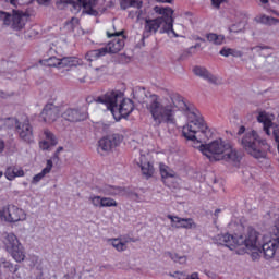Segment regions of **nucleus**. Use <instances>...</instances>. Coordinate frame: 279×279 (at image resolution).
I'll use <instances>...</instances> for the list:
<instances>
[{
  "label": "nucleus",
  "mask_w": 279,
  "mask_h": 279,
  "mask_svg": "<svg viewBox=\"0 0 279 279\" xmlns=\"http://www.w3.org/2000/svg\"><path fill=\"white\" fill-rule=\"evenodd\" d=\"M146 109L155 125H162V123L175 125V114L181 110L187 117V125L183 126L182 134L187 141L193 142L195 149H198L211 162L219 160L232 162V165L241 162V154L232 147L230 142L218 138L209 144H202L213 138V132L208 129L199 111L193 105L186 102L180 94L172 93L162 98L153 94L146 100Z\"/></svg>",
  "instance_id": "obj_1"
},
{
  "label": "nucleus",
  "mask_w": 279,
  "mask_h": 279,
  "mask_svg": "<svg viewBox=\"0 0 279 279\" xmlns=\"http://www.w3.org/2000/svg\"><path fill=\"white\" fill-rule=\"evenodd\" d=\"M153 12L156 15V19L146 20L144 36L149 37L151 34H156L158 29H161V32L166 33L168 36L178 38V34L173 29V9L156 5L153 8Z\"/></svg>",
  "instance_id": "obj_2"
},
{
  "label": "nucleus",
  "mask_w": 279,
  "mask_h": 279,
  "mask_svg": "<svg viewBox=\"0 0 279 279\" xmlns=\"http://www.w3.org/2000/svg\"><path fill=\"white\" fill-rule=\"evenodd\" d=\"M213 242L216 245H225L229 250L245 247L246 250L253 251L260 247V233L254 228L248 227L244 235L218 234L213 238Z\"/></svg>",
  "instance_id": "obj_3"
},
{
  "label": "nucleus",
  "mask_w": 279,
  "mask_h": 279,
  "mask_svg": "<svg viewBox=\"0 0 279 279\" xmlns=\"http://www.w3.org/2000/svg\"><path fill=\"white\" fill-rule=\"evenodd\" d=\"M96 101L105 104L114 119L130 117V113L134 110V102L123 98V93L121 92H107L105 95L97 97Z\"/></svg>",
  "instance_id": "obj_4"
},
{
  "label": "nucleus",
  "mask_w": 279,
  "mask_h": 279,
  "mask_svg": "<svg viewBox=\"0 0 279 279\" xmlns=\"http://www.w3.org/2000/svg\"><path fill=\"white\" fill-rule=\"evenodd\" d=\"M240 143L243 149L253 158H263V149H269L267 141L260 138L255 130L246 132Z\"/></svg>",
  "instance_id": "obj_5"
},
{
  "label": "nucleus",
  "mask_w": 279,
  "mask_h": 279,
  "mask_svg": "<svg viewBox=\"0 0 279 279\" xmlns=\"http://www.w3.org/2000/svg\"><path fill=\"white\" fill-rule=\"evenodd\" d=\"M0 21L5 27H11L14 32H21L29 21V13L21 10L12 12L0 11Z\"/></svg>",
  "instance_id": "obj_6"
},
{
  "label": "nucleus",
  "mask_w": 279,
  "mask_h": 279,
  "mask_svg": "<svg viewBox=\"0 0 279 279\" xmlns=\"http://www.w3.org/2000/svg\"><path fill=\"white\" fill-rule=\"evenodd\" d=\"M277 219L271 232L263 236L262 250L266 260L274 258L276 251L279 250V216Z\"/></svg>",
  "instance_id": "obj_7"
},
{
  "label": "nucleus",
  "mask_w": 279,
  "mask_h": 279,
  "mask_svg": "<svg viewBox=\"0 0 279 279\" xmlns=\"http://www.w3.org/2000/svg\"><path fill=\"white\" fill-rule=\"evenodd\" d=\"M12 126H15V132L23 143L32 145L34 143V128L29 123V119L20 122L16 118L9 119Z\"/></svg>",
  "instance_id": "obj_8"
},
{
  "label": "nucleus",
  "mask_w": 279,
  "mask_h": 279,
  "mask_svg": "<svg viewBox=\"0 0 279 279\" xmlns=\"http://www.w3.org/2000/svg\"><path fill=\"white\" fill-rule=\"evenodd\" d=\"M4 245L7 252L11 254L12 258H14L16 263H23V260H25V248H23V245L14 233H9L5 236Z\"/></svg>",
  "instance_id": "obj_9"
},
{
  "label": "nucleus",
  "mask_w": 279,
  "mask_h": 279,
  "mask_svg": "<svg viewBox=\"0 0 279 279\" xmlns=\"http://www.w3.org/2000/svg\"><path fill=\"white\" fill-rule=\"evenodd\" d=\"M63 3L72 5V12L78 14L83 8V14H88L89 16H97L99 14L97 8V0H62Z\"/></svg>",
  "instance_id": "obj_10"
},
{
  "label": "nucleus",
  "mask_w": 279,
  "mask_h": 279,
  "mask_svg": "<svg viewBox=\"0 0 279 279\" xmlns=\"http://www.w3.org/2000/svg\"><path fill=\"white\" fill-rule=\"evenodd\" d=\"M62 119L70 123H80L88 119V109L86 107H72L64 110L61 114Z\"/></svg>",
  "instance_id": "obj_11"
},
{
  "label": "nucleus",
  "mask_w": 279,
  "mask_h": 279,
  "mask_svg": "<svg viewBox=\"0 0 279 279\" xmlns=\"http://www.w3.org/2000/svg\"><path fill=\"white\" fill-rule=\"evenodd\" d=\"M108 38H113L108 43L107 47L102 49H107V53H119L125 47V35H123V31L110 33L107 32Z\"/></svg>",
  "instance_id": "obj_12"
},
{
  "label": "nucleus",
  "mask_w": 279,
  "mask_h": 279,
  "mask_svg": "<svg viewBox=\"0 0 279 279\" xmlns=\"http://www.w3.org/2000/svg\"><path fill=\"white\" fill-rule=\"evenodd\" d=\"M121 141H123V136L119 134H112L102 137L98 142V151H105L106 154H108V151H112L114 147H119V145H121Z\"/></svg>",
  "instance_id": "obj_13"
},
{
  "label": "nucleus",
  "mask_w": 279,
  "mask_h": 279,
  "mask_svg": "<svg viewBox=\"0 0 279 279\" xmlns=\"http://www.w3.org/2000/svg\"><path fill=\"white\" fill-rule=\"evenodd\" d=\"M27 219V215L16 205H9L4 209V221L9 223H16L19 221H25Z\"/></svg>",
  "instance_id": "obj_14"
},
{
  "label": "nucleus",
  "mask_w": 279,
  "mask_h": 279,
  "mask_svg": "<svg viewBox=\"0 0 279 279\" xmlns=\"http://www.w3.org/2000/svg\"><path fill=\"white\" fill-rule=\"evenodd\" d=\"M40 117L45 123H54L60 117V108L53 104H48L44 107Z\"/></svg>",
  "instance_id": "obj_15"
},
{
  "label": "nucleus",
  "mask_w": 279,
  "mask_h": 279,
  "mask_svg": "<svg viewBox=\"0 0 279 279\" xmlns=\"http://www.w3.org/2000/svg\"><path fill=\"white\" fill-rule=\"evenodd\" d=\"M45 141L40 142L39 147L44 151H47L50 147H56L58 145V138H56V135L51 133L49 130H44Z\"/></svg>",
  "instance_id": "obj_16"
},
{
  "label": "nucleus",
  "mask_w": 279,
  "mask_h": 279,
  "mask_svg": "<svg viewBox=\"0 0 279 279\" xmlns=\"http://www.w3.org/2000/svg\"><path fill=\"white\" fill-rule=\"evenodd\" d=\"M159 171H160L161 178L163 180V183L167 186H171L169 184V182H173V180H175V178H178V173H175V171H173L171 168H169L166 165H160Z\"/></svg>",
  "instance_id": "obj_17"
},
{
  "label": "nucleus",
  "mask_w": 279,
  "mask_h": 279,
  "mask_svg": "<svg viewBox=\"0 0 279 279\" xmlns=\"http://www.w3.org/2000/svg\"><path fill=\"white\" fill-rule=\"evenodd\" d=\"M194 74L198 77H202L203 80H206L209 84H217V78L215 75H213L206 68L202 66H195L193 69Z\"/></svg>",
  "instance_id": "obj_18"
},
{
  "label": "nucleus",
  "mask_w": 279,
  "mask_h": 279,
  "mask_svg": "<svg viewBox=\"0 0 279 279\" xmlns=\"http://www.w3.org/2000/svg\"><path fill=\"white\" fill-rule=\"evenodd\" d=\"M106 53H108V48L90 50L85 54V60H87V62H95V60H99V58H102Z\"/></svg>",
  "instance_id": "obj_19"
},
{
  "label": "nucleus",
  "mask_w": 279,
  "mask_h": 279,
  "mask_svg": "<svg viewBox=\"0 0 279 279\" xmlns=\"http://www.w3.org/2000/svg\"><path fill=\"white\" fill-rule=\"evenodd\" d=\"M4 175L7 180H14V178H23V175H25V172L21 168L11 166L7 168Z\"/></svg>",
  "instance_id": "obj_20"
},
{
  "label": "nucleus",
  "mask_w": 279,
  "mask_h": 279,
  "mask_svg": "<svg viewBox=\"0 0 279 279\" xmlns=\"http://www.w3.org/2000/svg\"><path fill=\"white\" fill-rule=\"evenodd\" d=\"M51 169H53V161H51V159H49V160H47L46 168H44L41 170V172H39L38 174H36L33 178L32 184H37L38 182H40V180H43V178H45V175H47V173H51Z\"/></svg>",
  "instance_id": "obj_21"
},
{
  "label": "nucleus",
  "mask_w": 279,
  "mask_h": 279,
  "mask_svg": "<svg viewBox=\"0 0 279 279\" xmlns=\"http://www.w3.org/2000/svg\"><path fill=\"white\" fill-rule=\"evenodd\" d=\"M80 60L75 57H64L60 59V69H71L72 66H77Z\"/></svg>",
  "instance_id": "obj_22"
},
{
  "label": "nucleus",
  "mask_w": 279,
  "mask_h": 279,
  "mask_svg": "<svg viewBox=\"0 0 279 279\" xmlns=\"http://www.w3.org/2000/svg\"><path fill=\"white\" fill-rule=\"evenodd\" d=\"M101 191L105 195H123L125 193V190H123V187L112 185H104L101 187Z\"/></svg>",
  "instance_id": "obj_23"
},
{
  "label": "nucleus",
  "mask_w": 279,
  "mask_h": 279,
  "mask_svg": "<svg viewBox=\"0 0 279 279\" xmlns=\"http://www.w3.org/2000/svg\"><path fill=\"white\" fill-rule=\"evenodd\" d=\"M120 5L122 10H128V8H143V2L141 0H120Z\"/></svg>",
  "instance_id": "obj_24"
},
{
  "label": "nucleus",
  "mask_w": 279,
  "mask_h": 279,
  "mask_svg": "<svg viewBox=\"0 0 279 279\" xmlns=\"http://www.w3.org/2000/svg\"><path fill=\"white\" fill-rule=\"evenodd\" d=\"M140 167L143 175H146V178H151V175H154V166H151L150 162H143L142 160Z\"/></svg>",
  "instance_id": "obj_25"
},
{
  "label": "nucleus",
  "mask_w": 279,
  "mask_h": 279,
  "mask_svg": "<svg viewBox=\"0 0 279 279\" xmlns=\"http://www.w3.org/2000/svg\"><path fill=\"white\" fill-rule=\"evenodd\" d=\"M208 43H213V45H223L226 37L223 35H217L215 33L207 34Z\"/></svg>",
  "instance_id": "obj_26"
},
{
  "label": "nucleus",
  "mask_w": 279,
  "mask_h": 279,
  "mask_svg": "<svg viewBox=\"0 0 279 279\" xmlns=\"http://www.w3.org/2000/svg\"><path fill=\"white\" fill-rule=\"evenodd\" d=\"M247 23V17L245 15L242 16V20L238 22V24L231 25L229 28V32H234L238 34V32H241L242 29H245V24Z\"/></svg>",
  "instance_id": "obj_27"
},
{
  "label": "nucleus",
  "mask_w": 279,
  "mask_h": 279,
  "mask_svg": "<svg viewBox=\"0 0 279 279\" xmlns=\"http://www.w3.org/2000/svg\"><path fill=\"white\" fill-rule=\"evenodd\" d=\"M40 63L44 66H54L56 69H60V59L56 57H50L48 59H43Z\"/></svg>",
  "instance_id": "obj_28"
},
{
  "label": "nucleus",
  "mask_w": 279,
  "mask_h": 279,
  "mask_svg": "<svg viewBox=\"0 0 279 279\" xmlns=\"http://www.w3.org/2000/svg\"><path fill=\"white\" fill-rule=\"evenodd\" d=\"M111 245L117 250V252H125L128 250V244L125 242H122L121 239H112Z\"/></svg>",
  "instance_id": "obj_29"
},
{
  "label": "nucleus",
  "mask_w": 279,
  "mask_h": 279,
  "mask_svg": "<svg viewBox=\"0 0 279 279\" xmlns=\"http://www.w3.org/2000/svg\"><path fill=\"white\" fill-rule=\"evenodd\" d=\"M251 51H253L254 53H258L263 58H267V57L271 56V53L266 52V51H269L268 46H255V47L251 48Z\"/></svg>",
  "instance_id": "obj_30"
},
{
  "label": "nucleus",
  "mask_w": 279,
  "mask_h": 279,
  "mask_svg": "<svg viewBox=\"0 0 279 279\" xmlns=\"http://www.w3.org/2000/svg\"><path fill=\"white\" fill-rule=\"evenodd\" d=\"M173 263H179V265H186V256H180L178 253H166Z\"/></svg>",
  "instance_id": "obj_31"
},
{
  "label": "nucleus",
  "mask_w": 279,
  "mask_h": 279,
  "mask_svg": "<svg viewBox=\"0 0 279 279\" xmlns=\"http://www.w3.org/2000/svg\"><path fill=\"white\" fill-rule=\"evenodd\" d=\"M259 23H263V25H278L279 20L269 15H260Z\"/></svg>",
  "instance_id": "obj_32"
},
{
  "label": "nucleus",
  "mask_w": 279,
  "mask_h": 279,
  "mask_svg": "<svg viewBox=\"0 0 279 279\" xmlns=\"http://www.w3.org/2000/svg\"><path fill=\"white\" fill-rule=\"evenodd\" d=\"M167 217L170 219V221L172 223L171 225L172 228H177V229L182 228L183 222H184V218H181V217H178V216H171V215H168Z\"/></svg>",
  "instance_id": "obj_33"
},
{
  "label": "nucleus",
  "mask_w": 279,
  "mask_h": 279,
  "mask_svg": "<svg viewBox=\"0 0 279 279\" xmlns=\"http://www.w3.org/2000/svg\"><path fill=\"white\" fill-rule=\"evenodd\" d=\"M185 230H195L197 228V225L193 220V218H183V226Z\"/></svg>",
  "instance_id": "obj_34"
},
{
  "label": "nucleus",
  "mask_w": 279,
  "mask_h": 279,
  "mask_svg": "<svg viewBox=\"0 0 279 279\" xmlns=\"http://www.w3.org/2000/svg\"><path fill=\"white\" fill-rule=\"evenodd\" d=\"M117 206H119V204L113 198L102 197V208H112Z\"/></svg>",
  "instance_id": "obj_35"
},
{
  "label": "nucleus",
  "mask_w": 279,
  "mask_h": 279,
  "mask_svg": "<svg viewBox=\"0 0 279 279\" xmlns=\"http://www.w3.org/2000/svg\"><path fill=\"white\" fill-rule=\"evenodd\" d=\"M77 25H80V19H77V17H72L71 21L65 23V27L70 32H74V29H75V27H77Z\"/></svg>",
  "instance_id": "obj_36"
},
{
  "label": "nucleus",
  "mask_w": 279,
  "mask_h": 279,
  "mask_svg": "<svg viewBox=\"0 0 279 279\" xmlns=\"http://www.w3.org/2000/svg\"><path fill=\"white\" fill-rule=\"evenodd\" d=\"M0 267H3L4 269L10 270L12 274H16V271L19 270V268L14 267V265L12 263L5 262V260H2L0 263Z\"/></svg>",
  "instance_id": "obj_37"
},
{
  "label": "nucleus",
  "mask_w": 279,
  "mask_h": 279,
  "mask_svg": "<svg viewBox=\"0 0 279 279\" xmlns=\"http://www.w3.org/2000/svg\"><path fill=\"white\" fill-rule=\"evenodd\" d=\"M93 206L96 208H102V197L101 196H92L89 197Z\"/></svg>",
  "instance_id": "obj_38"
},
{
  "label": "nucleus",
  "mask_w": 279,
  "mask_h": 279,
  "mask_svg": "<svg viewBox=\"0 0 279 279\" xmlns=\"http://www.w3.org/2000/svg\"><path fill=\"white\" fill-rule=\"evenodd\" d=\"M34 0H9L11 5H29Z\"/></svg>",
  "instance_id": "obj_39"
},
{
  "label": "nucleus",
  "mask_w": 279,
  "mask_h": 279,
  "mask_svg": "<svg viewBox=\"0 0 279 279\" xmlns=\"http://www.w3.org/2000/svg\"><path fill=\"white\" fill-rule=\"evenodd\" d=\"M191 56H193V48H189L187 50H184L179 57V60H189Z\"/></svg>",
  "instance_id": "obj_40"
},
{
  "label": "nucleus",
  "mask_w": 279,
  "mask_h": 279,
  "mask_svg": "<svg viewBox=\"0 0 279 279\" xmlns=\"http://www.w3.org/2000/svg\"><path fill=\"white\" fill-rule=\"evenodd\" d=\"M86 76L87 74L85 70L76 72V78L78 80V82H81V84H84L86 82Z\"/></svg>",
  "instance_id": "obj_41"
},
{
  "label": "nucleus",
  "mask_w": 279,
  "mask_h": 279,
  "mask_svg": "<svg viewBox=\"0 0 279 279\" xmlns=\"http://www.w3.org/2000/svg\"><path fill=\"white\" fill-rule=\"evenodd\" d=\"M219 53L220 56H223V58H230L232 53V48L223 47Z\"/></svg>",
  "instance_id": "obj_42"
},
{
  "label": "nucleus",
  "mask_w": 279,
  "mask_h": 279,
  "mask_svg": "<svg viewBox=\"0 0 279 279\" xmlns=\"http://www.w3.org/2000/svg\"><path fill=\"white\" fill-rule=\"evenodd\" d=\"M231 56H233V58H243V52L231 48Z\"/></svg>",
  "instance_id": "obj_43"
},
{
  "label": "nucleus",
  "mask_w": 279,
  "mask_h": 279,
  "mask_svg": "<svg viewBox=\"0 0 279 279\" xmlns=\"http://www.w3.org/2000/svg\"><path fill=\"white\" fill-rule=\"evenodd\" d=\"M169 276H170L171 278L182 279V276H184V274L181 272V271H174V272H170Z\"/></svg>",
  "instance_id": "obj_44"
},
{
  "label": "nucleus",
  "mask_w": 279,
  "mask_h": 279,
  "mask_svg": "<svg viewBox=\"0 0 279 279\" xmlns=\"http://www.w3.org/2000/svg\"><path fill=\"white\" fill-rule=\"evenodd\" d=\"M221 3H223V0H211V5H214V8L219 9Z\"/></svg>",
  "instance_id": "obj_45"
},
{
  "label": "nucleus",
  "mask_w": 279,
  "mask_h": 279,
  "mask_svg": "<svg viewBox=\"0 0 279 279\" xmlns=\"http://www.w3.org/2000/svg\"><path fill=\"white\" fill-rule=\"evenodd\" d=\"M0 219L1 221H5V207L3 209H0Z\"/></svg>",
  "instance_id": "obj_46"
},
{
  "label": "nucleus",
  "mask_w": 279,
  "mask_h": 279,
  "mask_svg": "<svg viewBox=\"0 0 279 279\" xmlns=\"http://www.w3.org/2000/svg\"><path fill=\"white\" fill-rule=\"evenodd\" d=\"M242 134H245V126H240L239 131H238V136H241Z\"/></svg>",
  "instance_id": "obj_47"
},
{
  "label": "nucleus",
  "mask_w": 279,
  "mask_h": 279,
  "mask_svg": "<svg viewBox=\"0 0 279 279\" xmlns=\"http://www.w3.org/2000/svg\"><path fill=\"white\" fill-rule=\"evenodd\" d=\"M37 2H38L40 5H47V3H50L51 0H37Z\"/></svg>",
  "instance_id": "obj_48"
},
{
  "label": "nucleus",
  "mask_w": 279,
  "mask_h": 279,
  "mask_svg": "<svg viewBox=\"0 0 279 279\" xmlns=\"http://www.w3.org/2000/svg\"><path fill=\"white\" fill-rule=\"evenodd\" d=\"M3 149H5V142L0 140V154H2Z\"/></svg>",
  "instance_id": "obj_49"
},
{
  "label": "nucleus",
  "mask_w": 279,
  "mask_h": 279,
  "mask_svg": "<svg viewBox=\"0 0 279 279\" xmlns=\"http://www.w3.org/2000/svg\"><path fill=\"white\" fill-rule=\"evenodd\" d=\"M157 3H171L173 0H156Z\"/></svg>",
  "instance_id": "obj_50"
},
{
  "label": "nucleus",
  "mask_w": 279,
  "mask_h": 279,
  "mask_svg": "<svg viewBox=\"0 0 279 279\" xmlns=\"http://www.w3.org/2000/svg\"><path fill=\"white\" fill-rule=\"evenodd\" d=\"M64 278L74 279L75 278V272H72L71 275H65Z\"/></svg>",
  "instance_id": "obj_51"
},
{
  "label": "nucleus",
  "mask_w": 279,
  "mask_h": 279,
  "mask_svg": "<svg viewBox=\"0 0 279 279\" xmlns=\"http://www.w3.org/2000/svg\"><path fill=\"white\" fill-rule=\"evenodd\" d=\"M219 213H221V209H216L214 215H215V218L217 219L219 217Z\"/></svg>",
  "instance_id": "obj_52"
},
{
  "label": "nucleus",
  "mask_w": 279,
  "mask_h": 279,
  "mask_svg": "<svg viewBox=\"0 0 279 279\" xmlns=\"http://www.w3.org/2000/svg\"><path fill=\"white\" fill-rule=\"evenodd\" d=\"M199 47H202L201 44H195L194 46L190 47V49H197V48H199Z\"/></svg>",
  "instance_id": "obj_53"
},
{
  "label": "nucleus",
  "mask_w": 279,
  "mask_h": 279,
  "mask_svg": "<svg viewBox=\"0 0 279 279\" xmlns=\"http://www.w3.org/2000/svg\"><path fill=\"white\" fill-rule=\"evenodd\" d=\"M78 34H82V35H84V34H88V32L84 31L83 28H80V32H78Z\"/></svg>",
  "instance_id": "obj_54"
},
{
  "label": "nucleus",
  "mask_w": 279,
  "mask_h": 279,
  "mask_svg": "<svg viewBox=\"0 0 279 279\" xmlns=\"http://www.w3.org/2000/svg\"><path fill=\"white\" fill-rule=\"evenodd\" d=\"M252 257L253 258H258V252H253Z\"/></svg>",
  "instance_id": "obj_55"
},
{
  "label": "nucleus",
  "mask_w": 279,
  "mask_h": 279,
  "mask_svg": "<svg viewBox=\"0 0 279 279\" xmlns=\"http://www.w3.org/2000/svg\"><path fill=\"white\" fill-rule=\"evenodd\" d=\"M62 149H64L63 147H59L58 149H57V153L56 154H60V151H62Z\"/></svg>",
  "instance_id": "obj_56"
},
{
  "label": "nucleus",
  "mask_w": 279,
  "mask_h": 279,
  "mask_svg": "<svg viewBox=\"0 0 279 279\" xmlns=\"http://www.w3.org/2000/svg\"><path fill=\"white\" fill-rule=\"evenodd\" d=\"M260 1H262V3H264V4L269 3V0H260Z\"/></svg>",
  "instance_id": "obj_57"
},
{
  "label": "nucleus",
  "mask_w": 279,
  "mask_h": 279,
  "mask_svg": "<svg viewBox=\"0 0 279 279\" xmlns=\"http://www.w3.org/2000/svg\"><path fill=\"white\" fill-rule=\"evenodd\" d=\"M272 14H276L277 16H279V14L277 13V11L271 10Z\"/></svg>",
  "instance_id": "obj_58"
},
{
  "label": "nucleus",
  "mask_w": 279,
  "mask_h": 279,
  "mask_svg": "<svg viewBox=\"0 0 279 279\" xmlns=\"http://www.w3.org/2000/svg\"><path fill=\"white\" fill-rule=\"evenodd\" d=\"M0 178H3V171H0Z\"/></svg>",
  "instance_id": "obj_59"
},
{
  "label": "nucleus",
  "mask_w": 279,
  "mask_h": 279,
  "mask_svg": "<svg viewBox=\"0 0 279 279\" xmlns=\"http://www.w3.org/2000/svg\"><path fill=\"white\" fill-rule=\"evenodd\" d=\"M199 40H202V43H205L206 40L205 39H203V38H199Z\"/></svg>",
  "instance_id": "obj_60"
},
{
  "label": "nucleus",
  "mask_w": 279,
  "mask_h": 279,
  "mask_svg": "<svg viewBox=\"0 0 279 279\" xmlns=\"http://www.w3.org/2000/svg\"><path fill=\"white\" fill-rule=\"evenodd\" d=\"M142 160H145V157H142Z\"/></svg>",
  "instance_id": "obj_61"
}]
</instances>
